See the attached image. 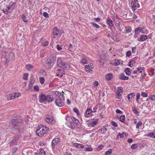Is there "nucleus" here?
<instances>
[{
  "label": "nucleus",
  "instance_id": "2f4dec72",
  "mask_svg": "<svg viewBox=\"0 0 155 155\" xmlns=\"http://www.w3.org/2000/svg\"><path fill=\"white\" fill-rule=\"evenodd\" d=\"M125 119V116L124 115H121L120 118V120L122 122H123L124 121Z\"/></svg>",
  "mask_w": 155,
  "mask_h": 155
},
{
  "label": "nucleus",
  "instance_id": "a19ab883",
  "mask_svg": "<svg viewBox=\"0 0 155 155\" xmlns=\"http://www.w3.org/2000/svg\"><path fill=\"white\" fill-rule=\"evenodd\" d=\"M137 147V144H132L131 145V147L132 149H136Z\"/></svg>",
  "mask_w": 155,
  "mask_h": 155
},
{
  "label": "nucleus",
  "instance_id": "6ab92c4d",
  "mask_svg": "<svg viewBox=\"0 0 155 155\" xmlns=\"http://www.w3.org/2000/svg\"><path fill=\"white\" fill-rule=\"evenodd\" d=\"M119 79L121 80H127L129 79V77L127 76H126L124 74H121L119 78Z\"/></svg>",
  "mask_w": 155,
  "mask_h": 155
},
{
  "label": "nucleus",
  "instance_id": "4468645a",
  "mask_svg": "<svg viewBox=\"0 0 155 155\" xmlns=\"http://www.w3.org/2000/svg\"><path fill=\"white\" fill-rule=\"evenodd\" d=\"M97 124V121H92L87 124V125L89 127H94Z\"/></svg>",
  "mask_w": 155,
  "mask_h": 155
},
{
  "label": "nucleus",
  "instance_id": "5701e85b",
  "mask_svg": "<svg viewBox=\"0 0 155 155\" xmlns=\"http://www.w3.org/2000/svg\"><path fill=\"white\" fill-rule=\"evenodd\" d=\"M124 72L128 76L130 75L131 73L130 69L127 68L125 69Z\"/></svg>",
  "mask_w": 155,
  "mask_h": 155
},
{
  "label": "nucleus",
  "instance_id": "cd10ccee",
  "mask_svg": "<svg viewBox=\"0 0 155 155\" xmlns=\"http://www.w3.org/2000/svg\"><path fill=\"white\" fill-rule=\"evenodd\" d=\"M135 64V61H134L132 60L129 62V66L130 67H132Z\"/></svg>",
  "mask_w": 155,
  "mask_h": 155
},
{
  "label": "nucleus",
  "instance_id": "4be33fe9",
  "mask_svg": "<svg viewBox=\"0 0 155 155\" xmlns=\"http://www.w3.org/2000/svg\"><path fill=\"white\" fill-rule=\"evenodd\" d=\"M143 29L141 28H138L136 29L135 32L136 34H138L139 32L143 33L142 31Z\"/></svg>",
  "mask_w": 155,
  "mask_h": 155
},
{
  "label": "nucleus",
  "instance_id": "680f3d73",
  "mask_svg": "<svg viewBox=\"0 0 155 155\" xmlns=\"http://www.w3.org/2000/svg\"><path fill=\"white\" fill-rule=\"evenodd\" d=\"M141 76L142 78V79H143L145 78V77L146 76V74H145V73L143 72V73H142Z\"/></svg>",
  "mask_w": 155,
  "mask_h": 155
},
{
  "label": "nucleus",
  "instance_id": "a878e982",
  "mask_svg": "<svg viewBox=\"0 0 155 155\" xmlns=\"http://www.w3.org/2000/svg\"><path fill=\"white\" fill-rule=\"evenodd\" d=\"M93 150V148L91 147H86L84 146L83 150L86 151H91Z\"/></svg>",
  "mask_w": 155,
  "mask_h": 155
},
{
  "label": "nucleus",
  "instance_id": "aec40b11",
  "mask_svg": "<svg viewBox=\"0 0 155 155\" xmlns=\"http://www.w3.org/2000/svg\"><path fill=\"white\" fill-rule=\"evenodd\" d=\"M112 77V74L110 73L107 74L105 76L106 79L107 81L110 80Z\"/></svg>",
  "mask_w": 155,
  "mask_h": 155
},
{
  "label": "nucleus",
  "instance_id": "5fc2aeb1",
  "mask_svg": "<svg viewBox=\"0 0 155 155\" xmlns=\"http://www.w3.org/2000/svg\"><path fill=\"white\" fill-rule=\"evenodd\" d=\"M150 99L153 101H155V95H151L150 97Z\"/></svg>",
  "mask_w": 155,
  "mask_h": 155
},
{
  "label": "nucleus",
  "instance_id": "c756f323",
  "mask_svg": "<svg viewBox=\"0 0 155 155\" xmlns=\"http://www.w3.org/2000/svg\"><path fill=\"white\" fill-rule=\"evenodd\" d=\"M26 69H27V70L29 71H30L33 68V66L30 64L27 65H26Z\"/></svg>",
  "mask_w": 155,
  "mask_h": 155
},
{
  "label": "nucleus",
  "instance_id": "72a5a7b5",
  "mask_svg": "<svg viewBox=\"0 0 155 155\" xmlns=\"http://www.w3.org/2000/svg\"><path fill=\"white\" fill-rule=\"evenodd\" d=\"M39 81L40 83L41 84H43L45 82V79L43 77H40L39 78Z\"/></svg>",
  "mask_w": 155,
  "mask_h": 155
},
{
  "label": "nucleus",
  "instance_id": "338daca9",
  "mask_svg": "<svg viewBox=\"0 0 155 155\" xmlns=\"http://www.w3.org/2000/svg\"><path fill=\"white\" fill-rule=\"evenodd\" d=\"M133 141V140L131 138H129L127 140V142L129 143H131Z\"/></svg>",
  "mask_w": 155,
  "mask_h": 155
},
{
  "label": "nucleus",
  "instance_id": "2eb2a0df",
  "mask_svg": "<svg viewBox=\"0 0 155 155\" xmlns=\"http://www.w3.org/2000/svg\"><path fill=\"white\" fill-rule=\"evenodd\" d=\"M59 32V29L57 27H55L53 28V35H58Z\"/></svg>",
  "mask_w": 155,
  "mask_h": 155
},
{
  "label": "nucleus",
  "instance_id": "7c9ffc66",
  "mask_svg": "<svg viewBox=\"0 0 155 155\" xmlns=\"http://www.w3.org/2000/svg\"><path fill=\"white\" fill-rule=\"evenodd\" d=\"M40 152L39 153V155H45V153L44 150L40 148Z\"/></svg>",
  "mask_w": 155,
  "mask_h": 155
},
{
  "label": "nucleus",
  "instance_id": "58836bf2",
  "mask_svg": "<svg viewBox=\"0 0 155 155\" xmlns=\"http://www.w3.org/2000/svg\"><path fill=\"white\" fill-rule=\"evenodd\" d=\"M132 108L133 111L134 113L137 114L139 113L137 111V108L136 107H133Z\"/></svg>",
  "mask_w": 155,
  "mask_h": 155
},
{
  "label": "nucleus",
  "instance_id": "c03bdc74",
  "mask_svg": "<svg viewBox=\"0 0 155 155\" xmlns=\"http://www.w3.org/2000/svg\"><path fill=\"white\" fill-rule=\"evenodd\" d=\"M98 106L97 105H96L93 108V112L94 113L96 112L97 111V110Z\"/></svg>",
  "mask_w": 155,
  "mask_h": 155
},
{
  "label": "nucleus",
  "instance_id": "b1692460",
  "mask_svg": "<svg viewBox=\"0 0 155 155\" xmlns=\"http://www.w3.org/2000/svg\"><path fill=\"white\" fill-rule=\"evenodd\" d=\"M147 38V36L146 35H142L140 36V41H145Z\"/></svg>",
  "mask_w": 155,
  "mask_h": 155
},
{
  "label": "nucleus",
  "instance_id": "864d4df0",
  "mask_svg": "<svg viewBox=\"0 0 155 155\" xmlns=\"http://www.w3.org/2000/svg\"><path fill=\"white\" fill-rule=\"evenodd\" d=\"M136 48L135 47H134L132 48V51L134 53H135L136 52Z\"/></svg>",
  "mask_w": 155,
  "mask_h": 155
},
{
  "label": "nucleus",
  "instance_id": "f8f14e48",
  "mask_svg": "<svg viewBox=\"0 0 155 155\" xmlns=\"http://www.w3.org/2000/svg\"><path fill=\"white\" fill-rule=\"evenodd\" d=\"M93 64L92 63H90L89 64L86 65L85 67V70L86 71L90 72L91 71L93 68L92 67Z\"/></svg>",
  "mask_w": 155,
  "mask_h": 155
},
{
  "label": "nucleus",
  "instance_id": "69168bd1",
  "mask_svg": "<svg viewBox=\"0 0 155 155\" xmlns=\"http://www.w3.org/2000/svg\"><path fill=\"white\" fill-rule=\"evenodd\" d=\"M98 82L97 81H95L94 83V86H97L98 85Z\"/></svg>",
  "mask_w": 155,
  "mask_h": 155
},
{
  "label": "nucleus",
  "instance_id": "052dcab7",
  "mask_svg": "<svg viewBox=\"0 0 155 155\" xmlns=\"http://www.w3.org/2000/svg\"><path fill=\"white\" fill-rule=\"evenodd\" d=\"M124 134L126 136V134L124 133H123L122 134H119V136L120 138H123L124 137Z\"/></svg>",
  "mask_w": 155,
  "mask_h": 155
},
{
  "label": "nucleus",
  "instance_id": "473e14b6",
  "mask_svg": "<svg viewBox=\"0 0 155 155\" xmlns=\"http://www.w3.org/2000/svg\"><path fill=\"white\" fill-rule=\"evenodd\" d=\"M101 133L102 134H105V132L107 130V129L103 127V128L101 129Z\"/></svg>",
  "mask_w": 155,
  "mask_h": 155
},
{
  "label": "nucleus",
  "instance_id": "423d86ee",
  "mask_svg": "<svg viewBox=\"0 0 155 155\" xmlns=\"http://www.w3.org/2000/svg\"><path fill=\"white\" fill-rule=\"evenodd\" d=\"M57 64L60 67L66 70H68L70 68L69 65L66 63L62 61L61 58H58L57 59Z\"/></svg>",
  "mask_w": 155,
  "mask_h": 155
},
{
  "label": "nucleus",
  "instance_id": "393cba45",
  "mask_svg": "<svg viewBox=\"0 0 155 155\" xmlns=\"http://www.w3.org/2000/svg\"><path fill=\"white\" fill-rule=\"evenodd\" d=\"M131 5L132 7V8H134V10H135V8H138L139 7V5H138V6H137L136 5V2L135 1H134V2H131Z\"/></svg>",
  "mask_w": 155,
  "mask_h": 155
},
{
  "label": "nucleus",
  "instance_id": "e2e57ef3",
  "mask_svg": "<svg viewBox=\"0 0 155 155\" xmlns=\"http://www.w3.org/2000/svg\"><path fill=\"white\" fill-rule=\"evenodd\" d=\"M17 150V148H14L12 150V152L13 153H15Z\"/></svg>",
  "mask_w": 155,
  "mask_h": 155
},
{
  "label": "nucleus",
  "instance_id": "f3484780",
  "mask_svg": "<svg viewBox=\"0 0 155 155\" xmlns=\"http://www.w3.org/2000/svg\"><path fill=\"white\" fill-rule=\"evenodd\" d=\"M74 146L78 148H81L83 150L84 146L81 144L75 143L74 144Z\"/></svg>",
  "mask_w": 155,
  "mask_h": 155
},
{
  "label": "nucleus",
  "instance_id": "f257e3e1",
  "mask_svg": "<svg viewBox=\"0 0 155 155\" xmlns=\"http://www.w3.org/2000/svg\"><path fill=\"white\" fill-rule=\"evenodd\" d=\"M23 121L20 118L16 119H12L11 121V124L13 128L17 130H21L23 129Z\"/></svg>",
  "mask_w": 155,
  "mask_h": 155
},
{
  "label": "nucleus",
  "instance_id": "dca6fc26",
  "mask_svg": "<svg viewBox=\"0 0 155 155\" xmlns=\"http://www.w3.org/2000/svg\"><path fill=\"white\" fill-rule=\"evenodd\" d=\"M106 22L107 24L110 27L114 26V24L112 21L110 19L109 17H108L106 20Z\"/></svg>",
  "mask_w": 155,
  "mask_h": 155
},
{
  "label": "nucleus",
  "instance_id": "79ce46f5",
  "mask_svg": "<svg viewBox=\"0 0 155 155\" xmlns=\"http://www.w3.org/2000/svg\"><path fill=\"white\" fill-rule=\"evenodd\" d=\"M81 62L83 64H86L87 62V61L85 59H82L81 60Z\"/></svg>",
  "mask_w": 155,
  "mask_h": 155
},
{
  "label": "nucleus",
  "instance_id": "bf43d9fd",
  "mask_svg": "<svg viewBox=\"0 0 155 155\" xmlns=\"http://www.w3.org/2000/svg\"><path fill=\"white\" fill-rule=\"evenodd\" d=\"M116 112L117 113H119V114H123V112L121 111V110H119L118 109H117L116 110Z\"/></svg>",
  "mask_w": 155,
  "mask_h": 155
},
{
  "label": "nucleus",
  "instance_id": "a18cd8bd",
  "mask_svg": "<svg viewBox=\"0 0 155 155\" xmlns=\"http://www.w3.org/2000/svg\"><path fill=\"white\" fill-rule=\"evenodd\" d=\"M70 123V126H68L69 127L72 129H75V127L74 125L73 124H71V123Z\"/></svg>",
  "mask_w": 155,
  "mask_h": 155
},
{
  "label": "nucleus",
  "instance_id": "0e129e2a",
  "mask_svg": "<svg viewBox=\"0 0 155 155\" xmlns=\"http://www.w3.org/2000/svg\"><path fill=\"white\" fill-rule=\"evenodd\" d=\"M120 64V62L118 60H117L116 62L114 63V64L115 65H118Z\"/></svg>",
  "mask_w": 155,
  "mask_h": 155
},
{
  "label": "nucleus",
  "instance_id": "49530a36",
  "mask_svg": "<svg viewBox=\"0 0 155 155\" xmlns=\"http://www.w3.org/2000/svg\"><path fill=\"white\" fill-rule=\"evenodd\" d=\"M22 18L23 21L24 22H26L27 21V20L26 19V17L24 15H22Z\"/></svg>",
  "mask_w": 155,
  "mask_h": 155
},
{
  "label": "nucleus",
  "instance_id": "f03ea898",
  "mask_svg": "<svg viewBox=\"0 0 155 155\" xmlns=\"http://www.w3.org/2000/svg\"><path fill=\"white\" fill-rule=\"evenodd\" d=\"M60 94L58 95L54 101L55 104L58 106L62 107L64 105V97L63 94L60 92Z\"/></svg>",
  "mask_w": 155,
  "mask_h": 155
},
{
  "label": "nucleus",
  "instance_id": "1a4fd4ad",
  "mask_svg": "<svg viewBox=\"0 0 155 155\" xmlns=\"http://www.w3.org/2000/svg\"><path fill=\"white\" fill-rule=\"evenodd\" d=\"M20 138L19 136H17L15 137L13 140L10 141L9 144L11 146L13 144H16L18 142Z\"/></svg>",
  "mask_w": 155,
  "mask_h": 155
},
{
  "label": "nucleus",
  "instance_id": "39448f33",
  "mask_svg": "<svg viewBox=\"0 0 155 155\" xmlns=\"http://www.w3.org/2000/svg\"><path fill=\"white\" fill-rule=\"evenodd\" d=\"M59 94H60V92L57 91L48 94L47 96V101L49 102H52L55 98L56 96L57 97Z\"/></svg>",
  "mask_w": 155,
  "mask_h": 155
},
{
  "label": "nucleus",
  "instance_id": "8fccbe9b",
  "mask_svg": "<svg viewBox=\"0 0 155 155\" xmlns=\"http://www.w3.org/2000/svg\"><path fill=\"white\" fill-rule=\"evenodd\" d=\"M131 51H128L126 54V55L127 57H129L131 55Z\"/></svg>",
  "mask_w": 155,
  "mask_h": 155
},
{
  "label": "nucleus",
  "instance_id": "9d476101",
  "mask_svg": "<svg viewBox=\"0 0 155 155\" xmlns=\"http://www.w3.org/2000/svg\"><path fill=\"white\" fill-rule=\"evenodd\" d=\"M16 3L15 2H11L8 6V8L12 12L15 8Z\"/></svg>",
  "mask_w": 155,
  "mask_h": 155
},
{
  "label": "nucleus",
  "instance_id": "6e6552de",
  "mask_svg": "<svg viewBox=\"0 0 155 155\" xmlns=\"http://www.w3.org/2000/svg\"><path fill=\"white\" fill-rule=\"evenodd\" d=\"M39 101L41 103H43L47 101V96L44 94H41L39 96Z\"/></svg>",
  "mask_w": 155,
  "mask_h": 155
},
{
  "label": "nucleus",
  "instance_id": "e433bc0d",
  "mask_svg": "<svg viewBox=\"0 0 155 155\" xmlns=\"http://www.w3.org/2000/svg\"><path fill=\"white\" fill-rule=\"evenodd\" d=\"M91 24L93 26L97 28H99L100 27L98 25L94 22H91Z\"/></svg>",
  "mask_w": 155,
  "mask_h": 155
},
{
  "label": "nucleus",
  "instance_id": "0eeeda50",
  "mask_svg": "<svg viewBox=\"0 0 155 155\" xmlns=\"http://www.w3.org/2000/svg\"><path fill=\"white\" fill-rule=\"evenodd\" d=\"M60 140V139L59 138H55L51 142L52 149H54L56 146L58 144Z\"/></svg>",
  "mask_w": 155,
  "mask_h": 155
},
{
  "label": "nucleus",
  "instance_id": "c85d7f7f",
  "mask_svg": "<svg viewBox=\"0 0 155 155\" xmlns=\"http://www.w3.org/2000/svg\"><path fill=\"white\" fill-rule=\"evenodd\" d=\"M147 136H150L151 137L153 138H155V133H148L147 134Z\"/></svg>",
  "mask_w": 155,
  "mask_h": 155
},
{
  "label": "nucleus",
  "instance_id": "bb28decb",
  "mask_svg": "<svg viewBox=\"0 0 155 155\" xmlns=\"http://www.w3.org/2000/svg\"><path fill=\"white\" fill-rule=\"evenodd\" d=\"M3 10L4 13L5 14H7L8 13H11L12 12L10 9H8V7L6 8H4Z\"/></svg>",
  "mask_w": 155,
  "mask_h": 155
},
{
  "label": "nucleus",
  "instance_id": "09e8293b",
  "mask_svg": "<svg viewBox=\"0 0 155 155\" xmlns=\"http://www.w3.org/2000/svg\"><path fill=\"white\" fill-rule=\"evenodd\" d=\"M28 76L27 74H25L23 76V79L25 80H27L28 79Z\"/></svg>",
  "mask_w": 155,
  "mask_h": 155
},
{
  "label": "nucleus",
  "instance_id": "4d7b16f0",
  "mask_svg": "<svg viewBox=\"0 0 155 155\" xmlns=\"http://www.w3.org/2000/svg\"><path fill=\"white\" fill-rule=\"evenodd\" d=\"M72 47V45L70 43L68 46V50L69 51H71V50H72L71 49Z\"/></svg>",
  "mask_w": 155,
  "mask_h": 155
},
{
  "label": "nucleus",
  "instance_id": "20e7f679",
  "mask_svg": "<svg viewBox=\"0 0 155 155\" xmlns=\"http://www.w3.org/2000/svg\"><path fill=\"white\" fill-rule=\"evenodd\" d=\"M56 60V56L54 55H52L48 58L45 61L46 64L48 66V68H51L55 63Z\"/></svg>",
  "mask_w": 155,
  "mask_h": 155
},
{
  "label": "nucleus",
  "instance_id": "ea45409f",
  "mask_svg": "<svg viewBox=\"0 0 155 155\" xmlns=\"http://www.w3.org/2000/svg\"><path fill=\"white\" fill-rule=\"evenodd\" d=\"M140 97V94L139 93H137L136 95L137 98H136V100L137 102V103H138V100L139 99Z\"/></svg>",
  "mask_w": 155,
  "mask_h": 155
},
{
  "label": "nucleus",
  "instance_id": "37998d69",
  "mask_svg": "<svg viewBox=\"0 0 155 155\" xmlns=\"http://www.w3.org/2000/svg\"><path fill=\"white\" fill-rule=\"evenodd\" d=\"M111 124L112 125L115 127H117L118 126V124L115 122L114 121H112L111 122Z\"/></svg>",
  "mask_w": 155,
  "mask_h": 155
},
{
  "label": "nucleus",
  "instance_id": "ddd939ff",
  "mask_svg": "<svg viewBox=\"0 0 155 155\" xmlns=\"http://www.w3.org/2000/svg\"><path fill=\"white\" fill-rule=\"evenodd\" d=\"M45 120L47 122L50 124H53L55 122L54 120L53 117H47L45 119Z\"/></svg>",
  "mask_w": 155,
  "mask_h": 155
},
{
  "label": "nucleus",
  "instance_id": "9b49d317",
  "mask_svg": "<svg viewBox=\"0 0 155 155\" xmlns=\"http://www.w3.org/2000/svg\"><path fill=\"white\" fill-rule=\"evenodd\" d=\"M21 96V94L19 93H15L11 94L9 97L11 100L14 99L15 98Z\"/></svg>",
  "mask_w": 155,
  "mask_h": 155
},
{
  "label": "nucleus",
  "instance_id": "de8ad7c7",
  "mask_svg": "<svg viewBox=\"0 0 155 155\" xmlns=\"http://www.w3.org/2000/svg\"><path fill=\"white\" fill-rule=\"evenodd\" d=\"M141 96L143 97H146L148 96V94L147 93L142 92L141 93Z\"/></svg>",
  "mask_w": 155,
  "mask_h": 155
},
{
  "label": "nucleus",
  "instance_id": "6e6d98bb",
  "mask_svg": "<svg viewBox=\"0 0 155 155\" xmlns=\"http://www.w3.org/2000/svg\"><path fill=\"white\" fill-rule=\"evenodd\" d=\"M43 15V16L45 18H48L49 17L48 13L46 12H44Z\"/></svg>",
  "mask_w": 155,
  "mask_h": 155
},
{
  "label": "nucleus",
  "instance_id": "774afa93",
  "mask_svg": "<svg viewBox=\"0 0 155 155\" xmlns=\"http://www.w3.org/2000/svg\"><path fill=\"white\" fill-rule=\"evenodd\" d=\"M131 29L130 28H128V29H126V31L127 32L129 33L131 31Z\"/></svg>",
  "mask_w": 155,
  "mask_h": 155
},
{
  "label": "nucleus",
  "instance_id": "c9c22d12",
  "mask_svg": "<svg viewBox=\"0 0 155 155\" xmlns=\"http://www.w3.org/2000/svg\"><path fill=\"white\" fill-rule=\"evenodd\" d=\"M112 151L111 149H110L109 150L106 152V155H110L112 153Z\"/></svg>",
  "mask_w": 155,
  "mask_h": 155
},
{
  "label": "nucleus",
  "instance_id": "f704fd0d",
  "mask_svg": "<svg viewBox=\"0 0 155 155\" xmlns=\"http://www.w3.org/2000/svg\"><path fill=\"white\" fill-rule=\"evenodd\" d=\"M92 110L91 109H90V108H87L86 111H85V113H86V114H90L91 113H92Z\"/></svg>",
  "mask_w": 155,
  "mask_h": 155
},
{
  "label": "nucleus",
  "instance_id": "603ef678",
  "mask_svg": "<svg viewBox=\"0 0 155 155\" xmlns=\"http://www.w3.org/2000/svg\"><path fill=\"white\" fill-rule=\"evenodd\" d=\"M34 88L35 90H36L37 91H38L39 90V87L37 85L35 86L34 87Z\"/></svg>",
  "mask_w": 155,
  "mask_h": 155
},
{
  "label": "nucleus",
  "instance_id": "4c0bfd02",
  "mask_svg": "<svg viewBox=\"0 0 155 155\" xmlns=\"http://www.w3.org/2000/svg\"><path fill=\"white\" fill-rule=\"evenodd\" d=\"M142 124V123L141 121H139L138 122V123L137 124L136 126V127L138 129L139 127L141 126Z\"/></svg>",
  "mask_w": 155,
  "mask_h": 155
},
{
  "label": "nucleus",
  "instance_id": "3c124183",
  "mask_svg": "<svg viewBox=\"0 0 155 155\" xmlns=\"http://www.w3.org/2000/svg\"><path fill=\"white\" fill-rule=\"evenodd\" d=\"M57 49L58 50V51H60L62 49V48L59 45H57Z\"/></svg>",
  "mask_w": 155,
  "mask_h": 155
},
{
  "label": "nucleus",
  "instance_id": "7ed1b4c3",
  "mask_svg": "<svg viewBox=\"0 0 155 155\" xmlns=\"http://www.w3.org/2000/svg\"><path fill=\"white\" fill-rule=\"evenodd\" d=\"M49 128L45 126H42L41 127H40L38 129L36 133L37 135L40 137L43 136L44 134H46L48 133L49 131Z\"/></svg>",
  "mask_w": 155,
  "mask_h": 155
},
{
  "label": "nucleus",
  "instance_id": "13d9d810",
  "mask_svg": "<svg viewBox=\"0 0 155 155\" xmlns=\"http://www.w3.org/2000/svg\"><path fill=\"white\" fill-rule=\"evenodd\" d=\"M74 111L77 114H78L79 113V111L76 108H74L73 109Z\"/></svg>",
  "mask_w": 155,
  "mask_h": 155
},
{
  "label": "nucleus",
  "instance_id": "a211bd4d",
  "mask_svg": "<svg viewBox=\"0 0 155 155\" xmlns=\"http://www.w3.org/2000/svg\"><path fill=\"white\" fill-rule=\"evenodd\" d=\"M135 95V94L133 93L129 94L127 97V99L129 101H130L134 98Z\"/></svg>",
  "mask_w": 155,
  "mask_h": 155
},
{
  "label": "nucleus",
  "instance_id": "412c9836",
  "mask_svg": "<svg viewBox=\"0 0 155 155\" xmlns=\"http://www.w3.org/2000/svg\"><path fill=\"white\" fill-rule=\"evenodd\" d=\"M71 119L73 121V123L75 124H77L78 125H79V124H80V123L78 120L76 118L74 117H71Z\"/></svg>",
  "mask_w": 155,
  "mask_h": 155
}]
</instances>
